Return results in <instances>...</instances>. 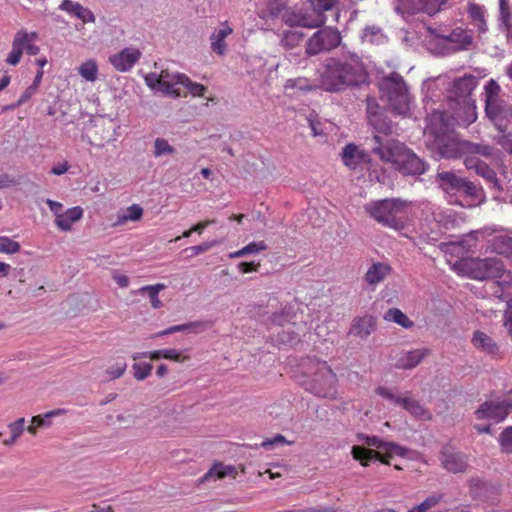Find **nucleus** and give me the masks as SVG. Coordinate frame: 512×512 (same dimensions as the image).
<instances>
[{
  "label": "nucleus",
  "mask_w": 512,
  "mask_h": 512,
  "mask_svg": "<svg viewBox=\"0 0 512 512\" xmlns=\"http://www.w3.org/2000/svg\"><path fill=\"white\" fill-rule=\"evenodd\" d=\"M424 133L434 137L432 144L443 158L463 157L465 159L470 155L492 156L493 148L491 146L460 140L453 131L449 130L442 112H434L427 118Z\"/></svg>",
  "instance_id": "nucleus-1"
},
{
  "label": "nucleus",
  "mask_w": 512,
  "mask_h": 512,
  "mask_svg": "<svg viewBox=\"0 0 512 512\" xmlns=\"http://www.w3.org/2000/svg\"><path fill=\"white\" fill-rule=\"evenodd\" d=\"M319 86L327 92H339L350 86H358L366 80L363 64L357 58L329 57L318 70Z\"/></svg>",
  "instance_id": "nucleus-2"
},
{
  "label": "nucleus",
  "mask_w": 512,
  "mask_h": 512,
  "mask_svg": "<svg viewBox=\"0 0 512 512\" xmlns=\"http://www.w3.org/2000/svg\"><path fill=\"white\" fill-rule=\"evenodd\" d=\"M372 152L385 163L403 175H421L426 172L427 164L416 153L397 139H385L379 135L373 137Z\"/></svg>",
  "instance_id": "nucleus-3"
},
{
  "label": "nucleus",
  "mask_w": 512,
  "mask_h": 512,
  "mask_svg": "<svg viewBox=\"0 0 512 512\" xmlns=\"http://www.w3.org/2000/svg\"><path fill=\"white\" fill-rule=\"evenodd\" d=\"M408 204L399 199H384L373 201L365 206V211L371 218L385 227L401 230L408 217Z\"/></svg>",
  "instance_id": "nucleus-4"
},
{
  "label": "nucleus",
  "mask_w": 512,
  "mask_h": 512,
  "mask_svg": "<svg viewBox=\"0 0 512 512\" xmlns=\"http://www.w3.org/2000/svg\"><path fill=\"white\" fill-rule=\"evenodd\" d=\"M381 98L386 99L392 111L399 115H406L410 110V94L401 75L391 73L379 82Z\"/></svg>",
  "instance_id": "nucleus-5"
},
{
  "label": "nucleus",
  "mask_w": 512,
  "mask_h": 512,
  "mask_svg": "<svg viewBox=\"0 0 512 512\" xmlns=\"http://www.w3.org/2000/svg\"><path fill=\"white\" fill-rule=\"evenodd\" d=\"M310 371L312 378L309 390L319 397L332 398L336 394L337 376L326 361L311 360Z\"/></svg>",
  "instance_id": "nucleus-6"
},
{
  "label": "nucleus",
  "mask_w": 512,
  "mask_h": 512,
  "mask_svg": "<svg viewBox=\"0 0 512 512\" xmlns=\"http://www.w3.org/2000/svg\"><path fill=\"white\" fill-rule=\"evenodd\" d=\"M500 91L501 88L494 79H490L484 88L486 115L502 131L503 122L508 117L512 118V106L505 109L504 102L499 97Z\"/></svg>",
  "instance_id": "nucleus-7"
},
{
  "label": "nucleus",
  "mask_w": 512,
  "mask_h": 512,
  "mask_svg": "<svg viewBox=\"0 0 512 512\" xmlns=\"http://www.w3.org/2000/svg\"><path fill=\"white\" fill-rule=\"evenodd\" d=\"M341 43L340 32L331 27H325L315 32L306 42L305 53L315 56L325 51L337 48Z\"/></svg>",
  "instance_id": "nucleus-8"
},
{
  "label": "nucleus",
  "mask_w": 512,
  "mask_h": 512,
  "mask_svg": "<svg viewBox=\"0 0 512 512\" xmlns=\"http://www.w3.org/2000/svg\"><path fill=\"white\" fill-rule=\"evenodd\" d=\"M471 278L484 280L487 278H497L503 275L505 270L501 260L496 258L471 259L464 263Z\"/></svg>",
  "instance_id": "nucleus-9"
},
{
  "label": "nucleus",
  "mask_w": 512,
  "mask_h": 512,
  "mask_svg": "<svg viewBox=\"0 0 512 512\" xmlns=\"http://www.w3.org/2000/svg\"><path fill=\"white\" fill-rule=\"evenodd\" d=\"M499 280L492 284L493 294L507 301L508 309L504 315V326L512 339V273L504 270L503 275L498 277Z\"/></svg>",
  "instance_id": "nucleus-10"
},
{
  "label": "nucleus",
  "mask_w": 512,
  "mask_h": 512,
  "mask_svg": "<svg viewBox=\"0 0 512 512\" xmlns=\"http://www.w3.org/2000/svg\"><path fill=\"white\" fill-rule=\"evenodd\" d=\"M181 77H185V74L162 70L159 75L155 73L149 74L146 80L151 87L157 86V89L162 93L177 98L181 96L180 90L177 87V85H182Z\"/></svg>",
  "instance_id": "nucleus-11"
},
{
  "label": "nucleus",
  "mask_w": 512,
  "mask_h": 512,
  "mask_svg": "<svg viewBox=\"0 0 512 512\" xmlns=\"http://www.w3.org/2000/svg\"><path fill=\"white\" fill-rule=\"evenodd\" d=\"M512 411V400H490L485 401L476 410L478 419H489L496 422L503 421Z\"/></svg>",
  "instance_id": "nucleus-12"
},
{
  "label": "nucleus",
  "mask_w": 512,
  "mask_h": 512,
  "mask_svg": "<svg viewBox=\"0 0 512 512\" xmlns=\"http://www.w3.org/2000/svg\"><path fill=\"white\" fill-rule=\"evenodd\" d=\"M141 51L134 47H126L120 52L109 56V63L119 72L129 71L141 58Z\"/></svg>",
  "instance_id": "nucleus-13"
},
{
  "label": "nucleus",
  "mask_w": 512,
  "mask_h": 512,
  "mask_svg": "<svg viewBox=\"0 0 512 512\" xmlns=\"http://www.w3.org/2000/svg\"><path fill=\"white\" fill-rule=\"evenodd\" d=\"M24 51L32 54V34L29 35L26 31L21 30L14 37L12 50L6 58V62L12 66L17 65Z\"/></svg>",
  "instance_id": "nucleus-14"
},
{
  "label": "nucleus",
  "mask_w": 512,
  "mask_h": 512,
  "mask_svg": "<svg viewBox=\"0 0 512 512\" xmlns=\"http://www.w3.org/2000/svg\"><path fill=\"white\" fill-rule=\"evenodd\" d=\"M234 29L226 20L215 28L209 37L210 48L218 56H224L227 52L226 38L233 33Z\"/></svg>",
  "instance_id": "nucleus-15"
},
{
  "label": "nucleus",
  "mask_w": 512,
  "mask_h": 512,
  "mask_svg": "<svg viewBox=\"0 0 512 512\" xmlns=\"http://www.w3.org/2000/svg\"><path fill=\"white\" fill-rule=\"evenodd\" d=\"M477 156L478 155L466 156L464 159L465 167L469 170H475L477 175L483 177L487 182L492 183L500 189L496 172Z\"/></svg>",
  "instance_id": "nucleus-16"
},
{
  "label": "nucleus",
  "mask_w": 512,
  "mask_h": 512,
  "mask_svg": "<svg viewBox=\"0 0 512 512\" xmlns=\"http://www.w3.org/2000/svg\"><path fill=\"white\" fill-rule=\"evenodd\" d=\"M127 367L128 364L124 356L113 355L109 357L102 371L103 380L110 382L121 378Z\"/></svg>",
  "instance_id": "nucleus-17"
},
{
  "label": "nucleus",
  "mask_w": 512,
  "mask_h": 512,
  "mask_svg": "<svg viewBox=\"0 0 512 512\" xmlns=\"http://www.w3.org/2000/svg\"><path fill=\"white\" fill-rule=\"evenodd\" d=\"M440 461L442 466L452 473L464 472L468 467L466 457L460 453L451 451L448 447H445L441 451Z\"/></svg>",
  "instance_id": "nucleus-18"
},
{
  "label": "nucleus",
  "mask_w": 512,
  "mask_h": 512,
  "mask_svg": "<svg viewBox=\"0 0 512 512\" xmlns=\"http://www.w3.org/2000/svg\"><path fill=\"white\" fill-rule=\"evenodd\" d=\"M351 454L353 458L359 461L360 464L364 467H367L373 460H379L381 463L389 465V458L392 457L386 452L381 453L372 449L365 448L363 446H353Z\"/></svg>",
  "instance_id": "nucleus-19"
},
{
  "label": "nucleus",
  "mask_w": 512,
  "mask_h": 512,
  "mask_svg": "<svg viewBox=\"0 0 512 512\" xmlns=\"http://www.w3.org/2000/svg\"><path fill=\"white\" fill-rule=\"evenodd\" d=\"M343 164L348 168L355 170L361 164L369 160L368 155L354 143L347 144L341 153Z\"/></svg>",
  "instance_id": "nucleus-20"
},
{
  "label": "nucleus",
  "mask_w": 512,
  "mask_h": 512,
  "mask_svg": "<svg viewBox=\"0 0 512 512\" xmlns=\"http://www.w3.org/2000/svg\"><path fill=\"white\" fill-rule=\"evenodd\" d=\"M429 353L430 350L427 348L402 352L395 361V367L405 370L413 369L419 365Z\"/></svg>",
  "instance_id": "nucleus-21"
},
{
  "label": "nucleus",
  "mask_w": 512,
  "mask_h": 512,
  "mask_svg": "<svg viewBox=\"0 0 512 512\" xmlns=\"http://www.w3.org/2000/svg\"><path fill=\"white\" fill-rule=\"evenodd\" d=\"M391 272L392 267L388 263L375 262L368 268L364 279L369 285L375 286L383 282Z\"/></svg>",
  "instance_id": "nucleus-22"
},
{
  "label": "nucleus",
  "mask_w": 512,
  "mask_h": 512,
  "mask_svg": "<svg viewBox=\"0 0 512 512\" xmlns=\"http://www.w3.org/2000/svg\"><path fill=\"white\" fill-rule=\"evenodd\" d=\"M83 209L80 206H75L57 215L55 225L61 231H70L74 223L78 222L83 217Z\"/></svg>",
  "instance_id": "nucleus-23"
},
{
  "label": "nucleus",
  "mask_w": 512,
  "mask_h": 512,
  "mask_svg": "<svg viewBox=\"0 0 512 512\" xmlns=\"http://www.w3.org/2000/svg\"><path fill=\"white\" fill-rule=\"evenodd\" d=\"M478 80L473 75H465L453 82V93L457 98L469 97L476 88Z\"/></svg>",
  "instance_id": "nucleus-24"
},
{
  "label": "nucleus",
  "mask_w": 512,
  "mask_h": 512,
  "mask_svg": "<svg viewBox=\"0 0 512 512\" xmlns=\"http://www.w3.org/2000/svg\"><path fill=\"white\" fill-rule=\"evenodd\" d=\"M375 329V320L370 315L356 318L350 329V333L360 338L368 337Z\"/></svg>",
  "instance_id": "nucleus-25"
},
{
  "label": "nucleus",
  "mask_w": 512,
  "mask_h": 512,
  "mask_svg": "<svg viewBox=\"0 0 512 512\" xmlns=\"http://www.w3.org/2000/svg\"><path fill=\"white\" fill-rule=\"evenodd\" d=\"M471 342L476 349L487 354L496 355L498 352V345L496 342L482 331L474 332Z\"/></svg>",
  "instance_id": "nucleus-26"
},
{
  "label": "nucleus",
  "mask_w": 512,
  "mask_h": 512,
  "mask_svg": "<svg viewBox=\"0 0 512 512\" xmlns=\"http://www.w3.org/2000/svg\"><path fill=\"white\" fill-rule=\"evenodd\" d=\"M236 476L237 471L234 466L216 463L203 475L201 482H208L211 479H223L225 477L236 478Z\"/></svg>",
  "instance_id": "nucleus-27"
},
{
  "label": "nucleus",
  "mask_w": 512,
  "mask_h": 512,
  "mask_svg": "<svg viewBox=\"0 0 512 512\" xmlns=\"http://www.w3.org/2000/svg\"><path fill=\"white\" fill-rule=\"evenodd\" d=\"M490 248L499 255L510 257L512 256V237L506 234L496 235L490 241Z\"/></svg>",
  "instance_id": "nucleus-28"
},
{
  "label": "nucleus",
  "mask_w": 512,
  "mask_h": 512,
  "mask_svg": "<svg viewBox=\"0 0 512 512\" xmlns=\"http://www.w3.org/2000/svg\"><path fill=\"white\" fill-rule=\"evenodd\" d=\"M411 415L418 417L422 420L431 419V414L427 411L416 399L410 396H404L403 403L401 405Z\"/></svg>",
  "instance_id": "nucleus-29"
},
{
  "label": "nucleus",
  "mask_w": 512,
  "mask_h": 512,
  "mask_svg": "<svg viewBox=\"0 0 512 512\" xmlns=\"http://www.w3.org/2000/svg\"><path fill=\"white\" fill-rule=\"evenodd\" d=\"M325 22V15L315 13L313 10L311 12H304L300 10V22L298 27L313 29L321 27Z\"/></svg>",
  "instance_id": "nucleus-30"
},
{
  "label": "nucleus",
  "mask_w": 512,
  "mask_h": 512,
  "mask_svg": "<svg viewBox=\"0 0 512 512\" xmlns=\"http://www.w3.org/2000/svg\"><path fill=\"white\" fill-rule=\"evenodd\" d=\"M209 326V323L206 321H194L186 324H180V325H174L166 330H163L157 334V336H164L168 334H173L176 332H182L186 330H190L194 333H198L199 331H202L206 329Z\"/></svg>",
  "instance_id": "nucleus-31"
},
{
  "label": "nucleus",
  "mask_w": 512,
  "mask_h": 512,
  "mask_svg": "<svg viewBox=\"0 0 512 512\" xmlns=\"http://www.w3.org/2000/svg\"><path fill=\"white\" fill-rule=\"evenodd\" d=\"M368 119L370 124L374 127V129L383 134H389L392 131V123L391 121H387L382 118L381 114L373 113L372 106L369 104L368 106Z\"/></svg>",
  "instance_id": "nucleus-32"
},
{
  "label": "nucleus",
  "mask_w": 512,
  "mask_h": 512,
  "mask_svg": "<svg viewBox=\"0 0 512 512\" xmlns=\"http://www.w3.org/2000/svg\"><path fill=\"white\" fill-rule=\"evenodd\" d=\"M165 288H166L165 284L158 283V284H155V285L143 286V287H141L138 290V292L140 294H147L149 299H150L151 306L153 308H155V309H158V308H161L163 306V303L159 299L158 295Z\"/></svg>",
  "instance_id": "nucleus-33"
},
{
  "label": "nucleus",
  "mask_w": 512,
  "mask_h": 512,
  "mask_svg": "<svg viewBox=\"0 0 512 512\" xmlns=\"http://www.w3.org/2000/svg\"><path fill=\"white\" fill-rule=\"evenodd\" d=\"M143 216V209L138 204L129 206L125 213L119 214L114 226H120L126 224L128 221H138Z\"/></svg>",
  "instance_id": "nucleus-34"
},
{
  "label": "nucleus",
  "mask_w": 512,
  "mask_h": 512,
  "mask_svg": "<svg viewBox=\"0 0 512 512\" xmlns=\"http://www.w3.org/2000/svg\"><path fill=\"white\" fill-rule=\"evenodd\" d=\"M386 321L397 323L403 328H412L414 323L398 308H390L384 315Z\"/></svg>",
  "instance_id": "nucleus-35"
},
{
  "label": "nucleus",
  "mask_w": 512,
  "mask_h": 512,
  "mask_svg": "<svg viewBox=\"0 0 512 512\" xmlns=\"http://www.w3.org/2000/svg\"><path fill=\"white\" fill-rule=\"evenodd\" d=\"M98 72V65L94 59H89L78 67V73L88 82H95L98 79Z\"/></svg>",
  "instance_id": "nucleus-36"
},
{
  "label": "nucleus",
  "mask_w": 512,
  "mask_h": 512,
  "mask_svg": "<svg viewBox=\"0 0 512 512\" xmlns=\"http://www.w3.org/2000/svg\"><path fill=\"white\" fill-rule=\"evenodd\" d=\"M438 178L447 190L451 189L460 191L465 181L464 178H461L455 173L449 171L438 173Z\"/></svg>",
  "instance_id": "nucleus-37"
},
{
  "label": "nucleus",
  "mask_w": 512,
  "mask_h": 512,
  "mask_svg": "<svg viewBox=\"0 0 512 512\" xmlns=\"http://www.w3.org/2000/svg\"><path fill=\"white\" fill-rule=\"evenodd\" d=\"M468 14L476 22L480 32H486L487 25L485 20V10L482 6L472 3L468 7Z\"/></svg>",
  "instance_id": "nucleus-38"
},
{
  "label": "nucleus",
  "mask_w": 512,
  "mask_h": 512,
  "mask_svg": "<svg viewBox=\"0 0 512 512\" xmlns=\"http://www.w3.org/2000/svg\"><path fill=\"white\" fill-rule=\"evenodd\" d=\"M24 422V418H19L7 426L9 436L3 439V444L11 445L21 436L24 431Z\"/></svg>",
  "instance_id": "nucleus-39"
},
{
  "label": "nucleus",
  "mask_w": 512,
  "mask_h": 512,
  "mask_svg": "<svg viewBox=\"0 0 512 512\" xmlns=\"http://www.w3.org/2000/svg\"><path fill=\"white\" fill-rule=\"evenodd\" d=\"M442 498V494H432L407 512H429L441 502Z\"/></svg>",
  "instance_id": "nucleus-40"
},
{
  "label": "nucleus",
  "mask_w": 512,
  "mask_h": 512,
  "mask_svg": "<svg viewBox=\"0 0 512 512\" xmlns=\"http://www.w3.org/2000/svg\"><path fill=\"white\" fill-rule=\"evenodd\" d=\"M303 38L304 34L298 30L284 31L282 37V44L288 48H293L299 45Z\"/></svg>",
  "instance_id": "nucleus-41"
},
{
  "label": "nucleus",
  "mask_w": 512,
  "mask_h": 512,
  "mask_svg": "<svg viewBox=\"0 0 512 512\" xmlns=\"http://www.w3.org/2000/svg\"><path fill=\"white\" fill-rule=\"evenodd\" d=\"M376 394L380 397L390 401L394 405L401 406L404 400V396L395 394L390 388L385 386H379L375 390Z\"/></svg>",
  "instance_id": "nucleus-42"
},
{
  "label": "nucleus",
  "mask_w": 512,
  "mask_h": 512,
  "mask_svg": "<svg viewBox=\"0 0 512 512\" xmlns=\"http://www.w3.org/2000/svg\"><path fill=\"white\" fill-rule=\"evenodd\" d=\"M154 156L160 157L163 155H172L175 153V149L173 146L169 144V142L164 138H157L154 141Z\"/></svg>",
  "instance_id": "nucleus-43"
},
{
  "label": "nucleus",
  "mask_w": 512,
  "mask_h": 512,
  "mask_svg": "<svg viewBox=\"0 0 512 512\" xmlns=\"http://www.w3.org/2000/svg\"><path fill=\"white\" fill-rule=\"evenodd\" d=\"M65 413L64 409H55L47 412L43 417L41 415L34 416V430L38 427L51 425V419L55 416Z\"/></svg>",
  "instance_id": "nucleus-44"
},
{
  "label": "nucleus",
  "mask_w": 512,
  "mask_h": 512,
  "mask_svg": "<svg viewBox=\"0 0 512 512\" xmlns=\"http://www.w3.org/2000/svg\"><path fill=\"white\" fill-rule=\"evenodd\" d=\"M152 368L153 366L150 363H134L132 365L133 376L136 380L143 381L150 376Z\"/></svg>",
  "instance_id": "nucleus-45"
},
{
  "label": "nucleus",
  "mask_w": 512,
  "mask_h": 512,
  "mask_svg": "<svg viewBox=\"0 0 512 512\" xmlns=\"http://www.w3.org/2000/svg\"><path fill=\"white\" fill-rule=\"evenodd\" d=\"M465 195L471 197L473 200L480 201L483 197L482 188L476 186L473 182L465 179L463 187L460 189Z\"/></svg>",
  "instance_id": "nucleus-46"
},
{
  "label": "nucleus",
  "mask_w": 512,
  "mask_h": 512,
  "mask_svg": "<svg viewBox=\"0 0 512 512\" xmlns=\"http://www.w3.org/2000/svg\"><path fill=\"white\" fill-rule=\"evenodd\" d=\"M20 244L10 237L0 236V252L5 254H15L19 252Z\"/></svg>",
  "instance_id": "nucleus-47"
},
{
  "label": "nucleus",
  "mask_w": 512,
  "mask_h": 512,
  "mask_svg": "<svg viewBox=\"0 0 512 512\" xmlns=\"http://www.w3.org/2000/svg\"><path fill=\"white\" fill-rule=\"evenodd\" d=\"M339 0H309L313 11L324 15V12L332 10Z\"/></svg>",
  "instance_id": "nucleus-48"
},
{
  "label": "nucleus",
  "mask_w": 512,
  "mask_h": 512,
  "mask_svg": "<svg viewBox=\"0 0 512 512\" xmlns=\"http://www.w3.org/2000/svg\"><path fill=\"white\" fill-rule=\"evenodd\" d=\"M182 79V86L188 89L189 93L192 96H203L207 90V88L196 82H192L189 77L185 75V77H181Z\"/></svg>",
  "instance_id": "nucleus-49"
},
{
  "label": "nucleus",
  "mask_w": 512,
  "mask_h": 512,
  "mask_svg": "<svg viewBox=\"0 0 512 512\" xmlns=\"http://www.w3.org/2000/svg\"><path fill=\"white\" fill-rule=\"evenodd\" d=\"M506 126L503 124L502 131L500 135H498L495 140L498 145L501 146V148L512 155V133H505L504 128Z\"/></svg>",
  "instance_id": "nucleus-50"
},
{
  "label": "nucleus",
  "mask_w": 512,
  "mask_h": 512,
  "mask_svg": "<svg viewBox=\"0 0 512 512\" xmlns=\"http://www.w3.org/2000/svg\"><path fill=\"white\" fill-rule=\"evenodd\" d=\"M164 359L171 360L174 362L183 363L190 359L188 355L182 354L181 351L175 348L164 349Z\"/></svg>",
  "instance_id": "nucleus-51"
},
{
  "label": "nucleus",
  "mask_w": 512,
  "mask_h": 512,
  "mask_svg": "<svg viewBox=\"0 0 512 512\" xmlns=\"http://www.w3.org/2000/svg\"><path fill=\"white\" fill-rule=\"evenodd\" d=\"M500 444L505 452H512V426L506 428L500 434Z\"/></svg>",
  "instance_id": "nucleus-52"
},
{
  "label": "nucleus",
  "mask_w": 512,
  "mask_h": 512,
  "mask_svg": "<svg viewBox=\"0 0 512 512\" xmlns=\"http://www.w3.org/2000/svg\"><path fill=\"white\" fill-rule=\"evenodd\" d=\"M286 88H297L303 91H310L313 89L311 85L308 84V80L305 78H297V79H289L285 85Z\"/></svg>",
  "instance_id": "nucleus-53"
},
{
  "label": "nucleus",
  "mask_w": 512,
  "mask_h": 512,
  "mask_svg": "<svg viewBox=\"0 0 512 512\" xmlns=\"http://www.w3.org/2000/svg\"><path fill=\"white\" fill-rule=\"evenodd\" d=\"M214 245H215L214 241L213 242H204L199 245L191 246V247L187 248L185 251L190 252L189 257H194V256H197L199 254H202V253L208 251Z\"/></svg>",
  "instance_id": "nucleus-54"
},
{
  "label": "nucleus",
  "mask_w": 512,
  "mask_h": 512,
  "mask_svg": "<svg viewBox=\"0 0 512 512\" xmlns=\"http://www.w3.org/2000/svg\"><path fill=\"white\" fill-rule=\"evenodd\" d=\"M284 22L290 27H298L300 22V10H288L283 14Z\"/></svg>",
  "instance_id": "nucleus-55"
},
{
  "label": "nucleus",
  "mask_w": 512,
  "mask_h": 512,
  "mask_svg": "<svg viewBox=\"0 0 512 512\" xmlns=\"http://www.w3.org/2000/svg\"><path fill=\"white\" fill-rule=\"evenodd\" d=\"M384 452L391 456L398 455L404 457L407 454V449L393 442H387Z\"/></svg>",
  "instance_id": "nucleus-56"
},
{
  "label": "nucleus",
  "mask_w": 512,
  "mask_h": 512,
  "mask_svg": "<svg viewBox=\"0 0 512 512\" xmlns=\"http://www.w3.org/2000/svg\"><path fill=\"white\" fill-rule=\"evenodd\" d=\"M243 248H244L245 254L248 255V254H255V253L266 250L267 245L265 244L264 241H259V242H251L248 245L244 246Z\"/></svg>",
  "instance_id": "nucleus-57"
},
{
  "label": "nucleus",
  "mask_w": 512,
  "mask_h": 512,
  "mask_svg": "<svg viewBox=\"0 0 512 512\" xmlns=\"http://www.w3.org/2000/svg\"><path fill=\"white\" fill-rule=\"evenodd\" d=\"M140 357L149 358L151 360H159L161 358L164 359V349L155 350L151 352H144V353H136L132 356L133 360H137Z\"/></svg>",
  "instance_id": "nucleus-58"
},
{
  "label": "nucleus",
  "mask_w": 512,
  "mask_h": 512,
  "mask_svg": "<svg viewBox=\"0 0 512 512\" xmlns=\"http://www.w3.org/2000/svg\"><path fill=\"white\" fill-rule=\"evenodd\" d=\"M18 184L19 181L15 177L7 173L0 174V189L9 188Z\"/></svg>",
  "instance_id": "nucleus-59"
},
{
  "label": "nucleus",
  "mask_w": 512,
  "mask_h": 512,
  "mask_svg": "<svg viewBox=\"0 0 512 512\" xmlns=\"http://www.w3.org/2000/svg\"><path fill=\"white\" fill-rule=\"evenodd\" d=\"M292 443L293 442L287 441L286 438L283 435L278 434L275 437H273L272 439H267V440L263 441L262 446L263 447H268V446H273V445H276V444H288V445H291Z\"/></svg>",
  "instance_id": "nucleus-60"
},
{
  "label": "nucleus",
  "mask_w": 512,
  "mask_h": 512,
  "mask_svg": "<svg viewBox=\"0 0 512 512\" xmlns=\"http://www.w3.org/2000/svg\"><path fill=\"white\" fill-rule=\"evenodd\" d=\"M365 443L369 447H376V448L384 451V449L386 448L387 442H383L376 436H367V437H365Z\"/></svg>",
  "instance_id": "nucleus-61"
},
{
  "label": "nucleus",
  "mask_w": 512,
  "mask_h": 512,
  "mask_svg": "<svg viewBox=\"0 0 512 512\" xmlns=\"http://www.w3.org/2000/svg\"><path fill=\"white\" fill-rule=\"evenodd\" d=\"M259 266H260V263L241 262V263H239L238 268L242 273H250V272L258 271Z\"/></svg>",
  "instance_id": "nucleus-62"
},
{
  "label": "nucleus",
  "mask_w": 512,
  "mask_h": 512,
  "mask_svg": "<svg viewBox=\"0 0 512 512\" xmlns=\"http://www.w3.org/2000/svg\"><path fill=\"white\" fill-rule=\"evenodd\" d=\"M80 19L84 24L85 23H95L96 17L94 13L87 7H84L82 9L81 15L78 18Z\"/></svg>",
  "instance_id": "nucleus-63"
},
{
  "label": "nucleus",
  "mask_w": 512,
  "mask_h": 512,
  "mask_svg": "<svg viewBox=\"0 0 512 512\" xmlns=\"http://www.w3.org/2000/svg\"><path fill=\"white\" fill-rule=\"evenodd\" d=\"M271 319L274 324L282 326L289 320V313L283 310L280 313H274Z\"/></svg>",
  "instance_id": "nucleus-64"
}]
</instances>
